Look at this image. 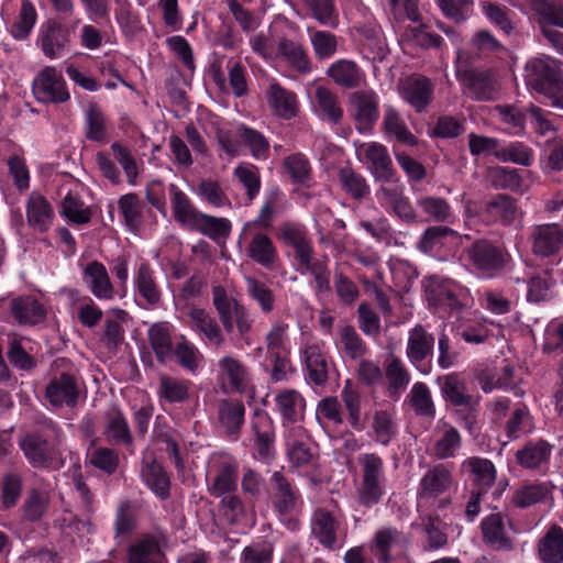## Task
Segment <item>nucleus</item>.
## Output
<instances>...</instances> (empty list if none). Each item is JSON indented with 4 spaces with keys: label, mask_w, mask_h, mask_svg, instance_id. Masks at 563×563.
Wrapping results in <instances>:
<instances>
[{
    "label": "nucleus",
    "mask_w": 563,
    "mask_h": 563,
    "mask_svg": "<svg viewBox=\"0 0 563 563\" xmlns=\"http://www.w3.org/2000/svg\"><path fill=\"white\" fill-rule=\"evenodd\" d=\"M526 85L545 96L563 110V73L556 59L543 56L529 60L525 68Z\"/></svg>",
    "instance_id": "nucleus-1"
},
{
    "label": "nucleus",
    "mask_w": 563,
    "mask_h": 563,
    "mask_svg": "<svg viewBox=\"0 0 563 563\" xmlns=\"http://www.w3.org/2000/svg\"><path fill=\"white\" fill-rule=\"evenodd\" d=\"M59 438V428L49 420L42 431L30 432L21 438L19 446L33 467H47L56 457Z\"/></svg>",
    "instance_id": "nucleus-2"
},
{
    "label": "nucleus",
    "mask_w": 563,
    "mask_h": 563,
    "mask_svg": "<svg viewBox=\"0 0 563 563\" xmlns=\"http://www.w3.org/2000/svg\"><path fill=\"white\" fill-rule=\"evenodd\" d=\"M361 466V484L357 489L358 504L364 507L377 505L385 494V465L376 453H364L358 456Z\"/></svg>",
    "instance_id": "nucleus-3"
},
{
    "label": "nucleus",
    "mask_w": 563,
    "mask_h": 563,
    "mask_svg": "<svg viewBox=\"0 0 563 563\" xmlns=\"http://www.w3.org/2000/svg\"><path fill=\"white\" fill-rule=\"evenodd\" d=\"M426 297L438 310L452 313L468 305L471 294L454 280L431 277L426 284Z\"/></svg>",
    "instance_id": "nucleus-4"
},
{
    "label": "nucleus",
    "mask_w": 563,
    "mask_h": 563,
    "mask_svg": "<svg viewBox=\"0 0 563 563\" xmlns=\"http://www.w3.org/2000/svg\"><path fill=\"white\" fill-rule=\"evenodd\" d=\"M410 543L409 533L387 526L375 532L372 551L378 563H393L397 559L406 556Z\"/></svg>",
    "instance_id": "nucleus-5"
},
{
    "label": "nucleus",
    "mask_w": 563,
    "mask_h": 563,
    "mask_svg": "<svg viewBox=\"0 0 563 563\" xmlns=\"http://www.w3.org/2000/svg\"><path fill=\"white\" fill-rule=\"evenodd\" d=\"M466 255L471 265L487 275H493L503 269L509 255L500 247L487 240H477L467 250Z\"/></svg>",
    "instance_id": "nucleus-6"
},
{
    "label": "nucleus",
    "mask_w": 563,
    "mask_h": 563,
    "mask_svg": "<svg viewBox=\"0 0 563 563\" xmlns=\"http://www.w3.org/2000/svg\"><path fill=\"white\" fill-rule=\"evenodd\" d=\"M463 54H457L456 77L467 87L472 97L479 101L493 100L497 95V87L493 76L487 71L468 68L463 60Z\"/></svg>",
    "instance_id": "nucleus-7"
},
{
    "label": "nucleus",
    "mask_w": 563,
    "mask_h": 563,
    "mask_svg": "<svg viewBox=\"0 0 563 563\" xmlns=\"http://www.w3.org/2000/svg\"><path fill=\"white\" fill-rule=\"evenodd\" d=\"M312 537L327 550L342 547L343 531L340 521L325 508H318L310 519Z\"/></svg>",
    "instance_id": "nucleus-8"
},
{
    "label": "nucleus",
    "mask_w": 563,
    "mask_h": 563,
    "mask_svg": "<svg viewBox=\"0 0 563 563\" xmlns=\"http://www.w3.org/2000/svg\"><path fill=\"white\" fill-rule=\"evenodd\" d=\"M379 98L373 90H358L350 95L349 111L360 132L369 131L378 120Z\"/></svg>",
    "instance_id": "nucleus-9"
},
{
    "label": "nucleus",
    "mask_w": 563,
    "mask_h": 563,
    "mask_svg": "<svg viewBox=\"0 0 563 563\" xmlns=\"http://www.w3.org/2000/svg\"><path fill=\"white\" fill-rule=\"evenodd\" d=\"M47 401L55 407H75L79 397V383L71 371L53 375L45 388Z\"/></svg>",
    "instance_id": "nucleus-10"
},
{
    "label": "nucleus",
    "mask_w": 563,
    "mask_h": 563,
    "mask_svg": "<svg viewBox=\"0 0 563 563\" xmlns=\"http://www.w3.org/2000/svg\"><path fill=\"white\" fill-rule=\"evenodd\" d=\"M287 455L291 466L310 468L317 464L318 452L302 427H294L287 438Z\"/></svg>",
    "instance_id": "nucleus-11"
},
{
    "label": "nucleus",
    "mask_w": 563,
    "mask_h": 563,
    "mask_svg": "<svg viewBox=\"0 0 563 563\" xmlns=\"http://www.w3.org/2000/svg\"><path fill=\"white\" fill-rule=\"evenodd\" d=\"M356 154L377 180H391L395 169L385 145L377 142L362 143L356 147Z\"/></svg>",
    "instance_id": "nucleus-12"
},
{
    "label": "nucleus",
    "mask_w": 563,
    "mask_h": 563,
    "mask_svg": "<svg viewBox=\"0 0 563 563\" xmlns=\"http://www.w3.org/2000/svg\"><path fill=\"white\" fill-rule=\"evenodd\" d=\"M398 90L406 102L422 112L432 101L434 85L428 77L412 74L400 79Z\"/></svg>",
    "instance_id": "nucleus-13"
},
{
    "label": "nucleus",
    "mask_w": 563,
    "mask_h": 563,
    "mask_svg": "<svg viewBox=\"0 0 563 563\" xmlns=\"http://www.w3.org/2000/svg\"><path fill=\"white\" fill-rule=\"evenodd\" d=\"M33 91L41 102L62 103L69 99L66 82L54 67L44 68L33 81Z\"/></svg>",
    "instance_id": "nucleus-14"
},
{
    "label": "nucleus",
    "mask_w": 563,
    "mask_h": 563,
    "mask_svg": "<svg viewBox=\"0 0 563 563\" xmlns=\"http://www.w3.org/2000/svg\"><path fill=\"white\" fill-rule=\"evenodd\" d=\"M380 206L406 223L418 221L417 212L408 197L405 196L402 186H382L376 191Z\"/></svg>",
    "instance_id": "nucleus-15"
},
{
    "label": "nucleus",
    "mask_w": 563,
    "mask_h": 563,
    "mask_svg": "<svg viewBox=\"0 0 563 563\" xmlns=\"http://www.w3.org/2000/svg\"><path fill=\"white\" fill-rule=\"evenodd\" d=\"M529 241L538 257H550L563 247V231L556 223L538 224L531 229Z\"/></svg>",
    "instance_id": "nucleus-16"
},
{
    "label": "nucleus",
    "mask_w": 563,
    "mask_h": 563,
    "mask_svg": "<svg viewBox=\"0 0 563 563\" xmlns=\"http://www.w3.org/2000/svg\"><path fill=\"white\" fill-rule=\"evenodd\" d=\"M82 282L97 299L111 300L114 297V287L108 271L98 261L89 262L82 267Z\"/></svg>",
    "instance_id": "nucleus-17"
},
{
    "label": "nucleus",
    "mask_w": 563,
    "mask_h": 563,
    "mask_svg": "<svg viewBox=\"0 0 563 563\" xmlns=\"http://www.w3.org/2000/svg\"><path fill=\"white\" fill-rule=\"evenodd\" d=\"M302 358L309 382L317 386L324 385L329 376L330 361L323 345L307 344L302 350Z\"/></svg>",
    "instance_id": "nucleus-18"
},
{
    "label": "nucleus",
    "mask_w": 563,
    "mask_h": 563,
    "mask_svg": "<svg viewBox=\"0 0 563 563\" xmlns=\"http://www.w3.org/2000/svg\"><path fill=\"white\" fill-rule=\"evenodd\" d=\"M102 435L110 444L132 446L133 435L129 422L118 407H112L104 413Z\"/></svg>",
    "instance_id": "nucleus-19"
},
{
    "label": "nucleus",
    "mask_w": 563,
    "mask_h": 563,
    "mask_svg": "<svg viewBox=\"0 0 563 563\" xmlns=\"http://www.w3.org/2000/svg\"><path fill=\"white\" fill-rule=\"evenodd\" d=\"M219 379L223 386H228L231 391L243 394L250 383V373L247 367L233 356H223L218 362Z\"/></svg>",
    "instance_id": "nucleus-20"
},
{
    "label": "nucleus",
    "mask_w": 563,
    "mask_h": 563,
    "mask_svg": "<svg viewBox=\"0 0 563 563\" xmlns=\"http://www.w3.org/2000/svg\"><path fill=\"white\" fill-rule=\"evenodd\" d=\"M301 274H310L313 278V289L318 298L330 294L331 291V272L329 268L328 256L316 257L313 253L309 254L307 258L297 262Z\"/></svg>",
    "instance_id": "nucleus-21"
},
{
    "label": "nucleus",
    "mask_w": 563,
    "mask_h": 563,
    "mask_svg": "<svg viewBox=\"0 0 563 563\" xmlns=\"http://www.w3.org/2000/svg\"><path fill=\"white\" fill-rule=\"evenodd\" d=\"M141 478L161 499H167L170 496V478L164 467L151 454L143 457Z\"/></svg>",
    "instance_id": "nucleus-22"
},
{
    "label": "nucleus",
    "mask_w": 563,
    "mask_h": 563,
    "mask_svg": "<svg viewBox=\"0 0 563 563\" xmlns=\"http://www.w3.org/2000/svg\"><path fill=\"white\" fill-rule=\"evenodd\" d=\"M453 485L451 471L443 464L430 468L420 479L418 498L438 497L448 492Z\"/></svg>",
    "instance_id": "nucleus-23"
},
{
    "label": "nucleus",
    "mask_w": 563,
    "mask_h": 563,
    "mask_svg": "<svg viewBox=\"0 0 563 563\" xmlns=\"http://www.w3.org/2000/svg\"><path fill=\"white\" fill-rule=\"evenodd\" d=\"M553 445L545 440L527 442L516 452L517 463L525 470H542L548 466Z\"/></svg>",
    "instance_id": "nucleus-24"
},
{
    "label": "nucleus",
    "mask_w": 563,
    "mask_h": 563,
    "mask_svg": "<svg viewBox=\"0 0 563 563\" xmlns=\"http://www.w3.org/2000/svg\"><path fill=\"white\" fill-rule=\"evenodd\" d=\"M518 207L510 196L498 194L487 201L482 209V217L487 223L510 224L516 219Z\"/></svg>",
    "instance_id": "nucleus-25"
},
{
    "label": "nucleus",
    "mask_w": 563,
    "mask_h": 563,
    "mask_svg": "<svg viewBox=\"0 0 563 563\" xmlns=\"http://www.w3.org/2000/svg\"><path fill=\"white\" fill-rule=\"evenodd\" d=\"M273 485V505L279 515H288L295 510L299 500V492L280 472H275L271 478Z\"/></svg>",
    "instance_id": "nucleus-26"
},
{
    "label": "nucleus",
    "mask_w": 563,
    "mask_h": 563,
    "mask_svg": "<svg viewBox=\"0 0 563 563\" xmlns=\"http://www.w3.org/2000/svg\"><path fill=\"white\" fill-rule=\"evenodd\" d=\"M172 333L173 325L166 322H157L148 328L150 344L159 363L172 362L176 355Z\"/></svg>",
    "instance_id": "nucleus-27"
},
{
    "label": "nucleus",
    "mask_w": 563,
    "mask_h": 563,
    "mask_svg": "<svg viewBox=\"0 0 563 563\" xmlns=\"http://www.w3.org/2000/svg\"><path fill=\"white\" fill-rule=\"evenodd\" d=\"M197 121L208 133H214L220 147L230 156H236L240 153V145L229 131L220 128V120L217 115L202 107H198Z\"/></svg>",
    "instance_id": "nucleus-28"
},
{
    "label": "nucleus",
    "mask_w": 563,
    "mask_h": 563,
    "mask_svg": "<svg viewBox=\"0 0 563 563\" xmlns=\"http://www.w3.org/2000/svg\"><path fill=\"white\" fill-rule=\"evenodd\" d=\"M434 338L421 324L409 330L406 355L411 364L417 365L432 354Z\"/></svg>",
    "instance_id": "nucleus-29"
},
{
    "label": "nucleus",
    "mask_w": 563,
    "mask_h": 563,
    "mask_svg": "<svg viewBox=\"0 0 563 563\" xmlns=\"http://www.w3.org/2000/svg\"><path fill=\"white\" fill-rule=\"evenodd\" d=\"M443 399L454 407H468L473 396L467 390L466 382L456 373L438 379Z\"/></svg>",
    "instance_id": "nucleus-30"
},
{
    "label": "nucleus",
    "mask_w": 563,
    "mask_h": 563,
    "mask_svg": "<svg viewBox=\"0 0 563 563\" xmlns=\"http://www.w3.org/2000/svg\"><path fill=\"white\" fill-rule=\"evenodd\" d=\"M245 416V406L238 399H222L218 405V421L229 435H238Z\"/></svg>",
    "instance_id": "nucleus-31"
},
{
    "label": "nucleus",
    "mask_w": 563,
    "mask_h": 563,
    "mask_svg": "<svg viewBox=\"0 0 563 563\" xmlns=\"http://www.w3.org/2000/svg\"><path fill=\"white\" fill-rule=\"evenodd\" d=\"M10 312L20 324H37L45 319V310L33 296L13 298L10 302Z\"/></svg>",
    "instance_id": "nucleus-32"
},
{
    "label": "nucleus",
    "mask_w": 563,
    "mask_h": 563,
    "mask_svg": "<svg viewBox=\"0 0 563 563\" xmlns=\"http://www.w3.org/2000/svg\"><path fill=\"white\" fill-rule=\"evenodd\" d=\"M267 102L273 113L289 120L297 115L298 102L296 95L280 85L273 82L267 90Z\"/></svg>",
    "instance_id": "nucleus-33"
},
{
    "label": "nucleus",
    "mask_w": 563,
    "mask_h": 563,
    "mask_svg": "<svg viewBox=\"0 0 563 563\" xmlns=\"http://www.w3.org/2000/svg\"><path fill=\"white\" fill-rule=\"evenodd\" d=\"M277 411L285 422L296 423L303 417L306 401L295 389H283L275 396Z\"/></svg>",
    "instance_id": "nucleus-34"
},
{
    "label": "nucleus",
    "mask_w": 563,
    "mask_h": 563,
    "mask_svg": "<svg viewBox=\"0 0 563 563\" xmlns=\"http://www.w3.org/2000/svg\"><path fill=\"white\" fill-rule=\"evenodd\" d=\"M537 551L543 563H563V529L551 526L538 541Z\"/></svg>",
    "instance_id": "nucleus-35"
},
{
    "label": "nucleus",
    "mask_w": 563,
    "mask_h": 563,
    "mask_svg": "<svg viewBox=\"0 0 563 563\" xmlns=\"http://www.w3.org/2000/svg\"><path fill=\"white\" fill-rule=\"evenodd\" d=\"M483 541L494 550L509 551L511 540L506 536L504 520L500 514H492L482 521Z\"/></svg>",
    "instance_id": "nucleus-36"
},
{
    "label": "nucleus",
    "mask_w": 563,
    "mask_h": 563,
    "mask_svg": "<svg viewBox=\"0 0 563 563\" xmlns=\"http://www.w3.org/2000/svg\"><path fill=\"white\" fill-rule=\"evenodd\" d=\"M257 452L262 457H268L274 452L275 427L266 412H256L252 419Z\"/></svg>",
    "instance_id": "nucleus-37"
},
{
    "label": "nucleus",
    "mask_w": 563,
    "mask_h": 563,
    "mask_svg": "<svg viewBox=\"0 0 563 563\" xmlns=\"http://www.w3.org/2000/svg\"><path fill=\"white\" fill-rule=\"evenodd\" d=\"M383 129L388 140H395L408 146L417 144V137L409 131L398 111L393 107H387L385 110Z\"/></svg>",
    "instance_id": "nucleus-38"
},
{
    "label": "nucleus",
    "mask_w": 563,
    "mask_h": 563,
    "mask_svg": "<svg viewBox=\"0 0 563 563\" xmlns=\"http://www.w3.org/2000/svg\"><path fill=\"white\" fill-rule=\"evenodd\" d=\"M53 209L49 202L38 194H32L26 205V218L29 224L41 231H46L53 220Z\"/></svg>",
    "instance_id": "nucleus-39"
},
{
    "label": "nucleus",
    "mask_w": 563,
    "mask_h": 563,
    "mask_svg": "<svg viewBox=\"0 0 563 563\" xmlns=\"http://www.w3.org/2000/svg\"><path fill=\"white\" fill-rule=\"evenodd\" d=\"M279 230L283 241L294 249L295 260L297 262L307 258L309 254L313 253L312 243L307 238L302 227L292 223H284Z\"/></svg>",
    "instance_id": "nucleus-40"
},
{
    "label": "nucleus",
    "mask_w": 563,
    "mask_h": 563,
    "mask_svg": "<svg viewBox=\"0 0 563 563\" xmlns=\"http://www.w3.org/2000/svg\"><path fill=\"white\" fill-rule=\"evenodd\" d=\"M529 5L542 29L549 25L563 29V3L556 0H529Z\"/></svg>",
    "instance_id": "nucleus-41"
},
{
    "label": "nucleus",
    "mask_w": 563,
    "mask_h": 563,
    "mask_svg": "<svg viewBox=\"0 0 563 563\" xmlns=\"http://www.w3.org/2000/svg\"><path fill=\"white\" fill-rule=\"evenodd\" d=\"M247 255L265 268H272L277 260L276 247L269 236L255 234L247 246Z\"/></svg>",
    "instance_id": "nucleus-42"
},
{
    "label": "nucleus",
    "mask_w": 563,
    "mask_h": 563,
    "mask_svg": "<svg viewBox=\"0 0 563 563\" xmlns=\"http://www.w3.org/2000/svg\"><path fill=\"white\" fill-rule=\"evenodd\" d=\"M327 75L339 86L344 88L357 87L363 74L357 65L347 59H340L333 63L327 70Z\"/></svg>",
    "instance_id": "nucleus-43"
},
{
    "label": "nucleus",
    "mask_w": 563,
    "mask_h": 563,
    "mask_svg": "<svg viewBox=\"0 0 563 563\" xmlns=\"http://www.w3.org/2000/svg\"><path fill=\"white\" fill-rule=\"evenodd\" d=\"M247 296L260 307L264 314L275 309L276 295L265 283L252 276L244 277Z\"/></svg>",
    "instance_id": "nucleus-44"
},
{
    "label": "nucleus",
    "mask_w": 563,
    "mask_h": 563,
    "mask_svg": "<svg viewBox=\"0 0 563 563\" xmlns=\"http://www.w3.org/2000/svg\"><path fill=\"white\" fill-rule=\"evenodd\" d=\"M164 554L155 537H144L130 550L129 563H163Z\"/></svg>",
    "instance_id": "nucleus-45"
},
{
    "label": "nucleus",
    "mask_w": 563,
    "mask_h": 563,
    "mask_svg": "<svg viewBox=\"0 0 563 563\" xmlns=\"http://www.w3.org/2000/svg\"><path fill=\"white\" fill-rule=\"evenodd\" d=\"M135 287L139 296L145 300L147 306L155 307L161 300V291L158 290L153 272L147 263H142L134 278Z\"/></svg>",
    "instance_id": "nucleus-46"
},
{
    "label": "nucleus",
    "mask_w": 563,
    "mask_h": 563,
    "mask_svg": "<svg viewBox=\"0 0 563 563\" xmlns=\"http://www.w3.org/2000/svg\"><path fill=\"white\" fill-rule=\"evenodd\" d=\"M417 206L428 220L434 222H450L452 218V207L441 197L423 196L417 200Z\"/></svg>",
    "instance_id": "nucleus-47"
},
{
    "label": "nucleus",
    "mask_w": 563,
    "mask_h": 563,
    "mask_svg": "<svg viewBox=\"0 0 563 563\" xmlns=\"http://www.w3.org/2000/svg\"><path fill=\"white\" fill-rule=\"evenodd\" d=\"M212 301L224 330L231 333L233 331V310L240 302L229 297L224 287L220 285L212 287Z\"/></svg>",
    "instance_id": "nucleus-48"
},
{
    "label": "nucleus",
    "mask_w": 563,
    "mask_h": 563,
    "mask_svg": "<svg viewBox=\"0 0 563 563\" xmlns=\"http://www.w3.org/2000/svg\"><path fill=\"white\" fill-rule=\"evenodd\" d=\"M236 135L246 145L255 159H266L269 155V143L266 137L245 124H240Z\"/></svg>",
    "instance_id": "nucleus-49"
},
{
    "label": "nucleus",
    "mask_w": 563,
    "mask_h": 563,
    "mask_svg": "<svg viewBox=\"0 0 563 563\" xmlns=\"http://www.w3.org/2000/svg\"><path fill=\"white\" fill-rule=\"evenodd\" d=\"M409 400L412 409L418 416L427 418H433L435 416V406L431 390L427 384L422 382L413 384L409 393Z\"/></svg>",
    "instance_id": "nucleus-50"
},
{
    "label": "nucleus",
    "mask_w": 563,
    "mask_h": 563,
    "mask_svg": "<svg viewBox=\"0 0 563 563\" xmlns=\"http://www.w3.org/2000/svg\"><path fill=\"white\" fill-rule=\"evenodd\" d=\"M388 393L390 396L399 395L408 387L411 376L405 364L397 357L393 358L386 367Z\"/></svg>",
    "instance_id": "nucleus-51"
},
{
    "label": "nucleus",
    "mask_w": 563,
    "mask_h": 563,
    "mask_svg": "<svg viewBox=\"0 0 563 563\" xmlns=\"http://www.w3.org/2000/svg\"><path fill=\"white\" fill-rule=\"evenodd\" d=\"M339 181L342 189L356 200H361L369 194V187L365 178L350 167H343L339 170Z\"/></svg>",
    "instance_id": "nucleus-52"
},
{
    "label": "nucleus",
    "mask_w": 563,
    "mask_h": 563,
    "mask_svg": "<svg viewBox=\"0 0 563 563\" xmlns=\"http://www.w3.org/2000/svg\"><path fill=\"white\" fill-rule=\"evenodd\" d=\"M316 107L319 113L333 123H338L342 119L343 111L338 103L336 96L325 87H317Z\"/></svg>",
    "instance_id": "nucleus-53"
},
{
    "label": "nucleus",
    "mask_w": 563,
    "mask_h": 563,
    "mask_svg": "<svg viewBox=\"0 0 563 563\" xmlns=\"http://www.w3.org/2000/svg\"><path fill=\"white\" fill-rule=\"evenodd\" d=\"M234 177L243 185L250 201H253L261 189L260 169L253 164L238 165L233 170Z\"/></svg>",
    "instance_id": "nucleus-54"
},
{
    "label": "nucleus",
    "mask_w": 563,
    "mask_h": 563,
    "mask_svg": "<svg viewBox=\"0 0 563 563\" xmlns=\"http://www.w3.org/2000/svg\"><path fill=\"white\" fill-rule=\"evenodd\" d=\"M463 466L474 474V481L484 489L490 487L496 479V468L487 459L470 457L463 462Z\"/></svg>",
    "instance_id": "nucleus-55"
},
{
    "label": "nucleus",
    "mask_w": 563,
    "mask_h": 563,
    "mask_svg": "<svg viewBox=\"0 0 563 563\" xmlns=\"http://www.w3.org/2000/svg\"><path fill=\"white\" fill-rule=\"evenodd\" d=\"M85 135L93 142L101 143L107 141L106 118L97 106H90L86 112Z\"/></svg>",
    "instance_id": "nucleus-56"
},
{
    "label": "nucleus",
    "mask_w": 563,
    "mask_h": 563,
    "mask_svg": "<svg viewBox=\"0 0 563 563\" xmlns=\"http://www.w3.org/2000/svg\"><path fill=\"white\" fill-rule=\"evenodd\" d=\"M341 399L349 412V421L352 428L361 429V396L357 388L346 380L341 390Z\"/></svg>",
    "instance_id": "nucleus-57"
},
{
    "label": "nucleus",
    "mask_w": 563,
    "mask_h": 563,
    "mask_svg": "<svg viewBox=\"0 0 563 563\" xmlns=\"http://www.w3.org/2000/svg\"><path fill=\"white\" fill-rule=\"evenodd\" d=\"M284 167L295 184L303 185L311 178L310 163L301 153L291 154L285 157Z\"/></svg>",
    "instance_id": "nucleus-58"
},
{
    "label": "nucleus",
    "mask_w": 563,
    "mask_h": 563,
    "mask_svg": "<svg viewBox=\"0 0 563 563\" xmlns=\"http://www.w3.org/2000/svg\"><path fill=\"white\" fill-rule=\"evenodd\" d=\"M119 209L124 218L125 224L131 230H136L142 224L143 203L134 194H128L120 198Z\"/></svg>",
    "instance_id": "nucleus-59"
},
{
    "label": "nucleus",
    "mask_w": 563,
    "mask_h": 563,
    "mask_svg": "<svg viewBox=\"0 0 563 563\" xmlns=\"http://www.w3.org/2000/svg\"><path fill=\"white\" fill-rule=\"evenodd\" d=\"M191 322L212 342L221 344L223 336L221 330L213 318L203 309L191 308L189 311Z\"/></svg>",
    "instance_id": "nucleus-60"
},
{
    "label": "nucleus",
    "mask_w": 563,
    "mask_h": 563,
    "mask_svg": "<svg viewBox=\"0 0 563 563\" xmlns=\"http://www.w3.org/2000/svg\"><path fill=\"white\" fill-rule=\"evenodd\" d=\"M548 494L549 488L547 484H529L521 486L515 492L512 503L519 508H527L543 500Z\"/></svg>",
    "instance_id": "nucleus-61"
},
{
    "label": "nucleus",
    "mask_w": 563,
    "mask_h": 563,
    "mask_svg": "<svg viewBox=\"0 0 563 563\" xmlns=\"http://www.w3.org/2000/svg\"><path fill=\"white\" fill-rule=\"evenodd\" d=\"M339 336L341 349L349 357L356 360L366 354V344L353 327L344 325L340 329Z\"/></svg>",
    "instance_id": "nucleus-62"
},
{
    "label": "nucleus",
    "mask_w": 563,
    "mask_h": 563,
    "mask_svg": "<svg viewBox=\"0 0 563 563\" xmlns=\"http://www.w3.org/2000/svg\"><path fill=\"white\" fill-rule=\"evenodd\" d=\"M462 444L461 434L454 427H446L442 435L433 445V454L440 459H449L454 456L457 449Z\"/></svg>",
    "instance_id": "nucleus-63"
},
{
    "label": "nucleus",
    "mask_w": 563,
    "mask_h": 563,
    "mask_svg": "<svg viewBox=\"0 0 563 563\" xmlns=\"http://www.w3.org/2000/svg\"><path fill=\"white\" fill-rule=\"evenodd\" d=\"M457 232L449 227L434 225L428 228L418 242V249L423 253H431L443 244L448 236L457 238Z\"/></svg>",
    "instance_id": "nucleus-64"
}]
</instances>
